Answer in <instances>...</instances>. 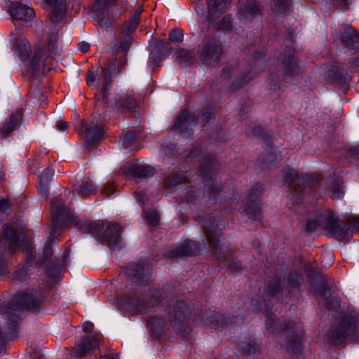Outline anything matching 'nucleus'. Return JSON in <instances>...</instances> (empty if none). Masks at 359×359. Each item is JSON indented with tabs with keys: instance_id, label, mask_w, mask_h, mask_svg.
<instances>
[{
	"instance_id": "obj_1",
	"label": "nucleus",
	"mask_w": 359,
	"mask_h": 359,
	"mask_svg": "<svg viewBox=\"0 0 359 359\" xmlns=\"http://www.w3.org/2000/svg\"><path fill=\"white\" fill-rule=\"evenodd\" d=\"M41 303L42 294L36 290L17 293L10 302L0 303V311L8 324L6 327H0V348L3 347L6 339L15 337L20 320L16 313L25 309L35 310Z\"/></svg>"
},
{
	"instance_id": "obj_2",
	"label": "nucleus",
	"mask_w": 359,
	"mask_h": 359,
	"mask_svg": "<svg viewBox=\"0 0 359 359\" xmlns=\"http://www.w3.org/2000/svg\"><path fill=\"white\" fill-rule=\"evenodd\" d=\"M81 229L84 232L101 236L112 249H117L121 247V238L120 233L122 229L117 224H112L110 226L105 224L102 221L84 222Z\"/></svg>"
},
{
	"instance_id": "obj_3",
	"label": "nucleus",
	"mask_w": 359,
	"mask_h": 359,
	"mask_svg": "<svg viewBox=\"0 0 359 359\" xmlns=\"http://www.w3.org/2000/svg\"><path fill=\"white\" fill-rule=\"evenodd\" d=\"M329 336L332 343H341L348 337L359 341V316H344L339 325L330 329Z\"/></svg>"
},
{
	"instance_id": "obj_4",
	"label": "nucleus",
	"mask_w": 359,
	"mask_h": 359,
	"mask_svg": "<svg viewBox=\"0 0 359 359\" xmlns=\"http://www.w3.org/2000/svg\"><path fill=\"white\" fill-rule=\"evenodd\" d=\"M16 222L4 226L3 236L0 240V275L7 272V266L3 257L6 253L14 252L20 245L19 231Z\"/></svg>"
},
{
	"instance_id": "obj_5",
	"label": "nucleus",
	"mask_w": 359,
	"mask_h": 359,
	"mask_svg": "<svg viewBox=\"0 0 359 359\" xmlns=\"http://www.w3.org/2000/svg\"><path fill=\"white\" fill-rule=\"evenodd\" d=\"M231 0H207L208 10V20L213 27L221 31H229L233 27L230 15L224 16L218 23H214V20L218 18L226 11V4Z\"/></svg>"
},
{
	"instance_id": "obj_6",
	"label": "nucleus",
	"mask_w": 359,
	"mask_h": 359,
	"mask_svg": "<svg viewBox=\"0 0 359 359\" xmlns=\"http://www.w3.org/2000/svg\"><path fill=\"white\" fill-rule=\"evenodd\" d=\"M115 62H104L103 67L98 69L92 68L88 70L86 79L87 84L90 86H97L99 82H102V91L105 97L106 93L111 83L112 73L115 71Z\"/></svg>"
},
{
	"instance_id": "obj_7",
	"label": "nucleus",
	"mask_w": 359,
	"mask_h": 359,
	"mask_svg": "<svg viewBox=\"0 0 359 359\" xmlns=\"http://www.w3.org/2000/svg\"><path fill=\"white\" fill-rule=\"evenodd\" d=\"M317 222L319 227L329 231L337 239L347 240L350 237V231L341 226L332 212L322 211L317 215Z\"/></svg>"
},
{
	"instance_id": "obj_8",
	"label": "nucleus",
	"mask_w": 359,
	"mask_h": 359,
	"mask_svg": "<svg viewBox=\"0 0 359 359\" xmlns=\"http://www.w3.org/2000/svg\"><path fill=\"white\" fill-rule=\"evenodd\" d=\"M51 213L53 237L55 236L57 228L74 221V216L72 213L69 208L59 198H55L51 202Z\"/></svg>"
},
{
	"instance_id": "obj_9",
	"label": "nucleus",
	"mask_w": 359,
	"mask_h": 359,
	"mask_svg": "<svg viewBox=\"0 0 359 359\" xmlns=\"http://www.w3.org/2000/svg\"><path fill=\"white\" fill-rule=\"evenodd\" d=\"M222 48L219 41L209 39L199 51L200 60L206 65L217 64L220 61Z\"/></svg>"
},
{
	"instance_id": "obj_10",
	"label": "nucleus",
	"mask_w": 359,
	"mask_h": 359,
	"mask_svg": "<svg viewBox=\"0 0 359 359\" xmlns=\"http://www.w3.org/2000/svg\"><path fill=\"white\" fill-rule=\"evenodd\" d=\"M151 267L148 264H131L127 269L129 279L137 285H145L150 281Z\"/></svg>"
},
{
	"instance_id": "obj_11",
	"label": "nucleus",
	"mask_w": 359,
	"mask_h": 359,
	"mask_svg": "<svg viewBox=\"0 0 359 359\" xmlns=\"http://www.w3.org/2000/svg\"><path fill=\"white\" fill-rule=\"evenodd\" d=\"M80 135H83L85 143L88 151H89L94 145H95L103 136V130L99 125L97 120L93 119L89 126H83V129L79 131Z\"/></svg>"
},
{
	"instance_id": "obj_12",
	"label": "nucleus",
	"mask_w": 359,
	"mask_h": 359,
	"mask_svg": "<svg viewBox=\"0 0 359 359\" xmlns=\"http://www.w3.org/2000/svg\"><path fill=\"white\" fill-rule=\"evenodd\" d=\"M262 6L255 0H240L238 15L241 20L248 22L261 15Z\"/></svg>"
},
{
	"instance_id": "obj_13",
	"label": "nucleus",
	"mask_w": 359,
	"mask_h": 359,
	"mask_svg": "<svg viewBox=\"0 0 359 359\" xmlns=\"http://www.w3.org/2000/svg\"><path fill=\"white\" fill-rule=\"evenodd\" d=\"M190 313L189 305L183 301H177L168 310V316L172 326H179L187 319Z\"/></svg>"
},
{
	"instance_id": "obj_14",
	"label": "nucleus",
	"mask_w": 359,
	"mask_h": 359,
	"mask_svg": "<svg viewBox=\"0 0 359 359\" xmlns=\"http://www.w3.org/2000/svg\"><path fill=\"white\" fill-rule=\"evenodd\" d=\"M200 250V243L188 241L173 245L168 253V257L177 258L183 256H194L196 255Z\"/></svg>"
},
{
	"instance_id": "obj_15",
	"label": "nucleus",
	"mask_w": 359,
	"mask_h": 359,
	"mask_svg": "<svg viewBox=\"0 0 359 359\" xmlns=\"http://www.w3.org/2000/svg\"><path fill=\"white\" fill-rule=\"evenodd\" d=\"M284 74L288 76H295L303 74L304 69L298 64L294 55V50L288 48L285 50L282 60Z\"/></svg>"
},
{
	"instance_id": "obj_16",
	"label": "nucleus",
	"mask_w": 359,
	"mask_h": 359,
	"mask_svg": "<svg viewBox=\"0 0 359 359\" xmlns=\"http://www.w3.org/2000/svg\"><path fill=\"white\" fill-rule=\"evenodd\" d=\"M341 42L352 54L359 51V32L351 27L346 26L340 34Z\"/></svg>"
},
{
	"instance_id": "obj_17",
	"label": "nucleus",
	"mask_w": 359,
	"mask_h": 359,
	"mask_svg": "<svg viewBox=\"0 0 359 359\" xmlns=\"http://www.w3.org/2000/svg\"><path fill=\"white\" fill-rule=\"evenodd\" d=\"M159 291H155V294H152L153 299L149 302L145 303L144 299L140 301L137 297L127 296L124 299V304L136 309L139 312H147L150 308L158 304L160 302Z\"/></svg>"
},
{
	"instance_id": "obj_18",
	"label": "nucleus",
	"mask_w": 359,
	"mask_h": 359,
	"mask_svg": "<svg viewBox=\"0 0 359 359\" xmlns=\"http://www.w3.org/2000/svg\"><path fill=\"white\" fill-rule=\"evenodd\" d=\"M224 228L219 218H209L204 222V229L208 241L219 239Z\"/></svg>"
},
{
	"instance_id": "obj_19",
	"label": "nucleus",
	"mask_w": 359,
	"mask_h": 359,
	"mask_svg": "<svg viewBox=\"0 0 359 359\" xmlns=\"http://www.w3.org/2000/svg\"><path fill=\"white\" fill-rule=\"evenodd\" d=\"M10 13L13 20H27L34 15V10L21 2L12 3L10 6Z\"/></svg>"
},
{
	"instance_id": "obj_20",
	"label": "nucleus",
	"mask_w": 359,
	"mask_h": 359,
	"mask_svg": "<svg viewBox=\"0 0 359 359\" xmlns=\"http://www.w3.org/2000/svg\"><path fill=\"white\" fill-rule=\"evenodd\" d=\"M316 276L318 277V283L313 287V292L316 296L323 302L334 294L330 289L333 281L331 278L321 274Z\"/></svg>"
},
{
	"instance_id": "obj_21",
	"label": "nucleus",
	"mask_w": 359,
	"mask_h": 359,
	"mask_svg": "<svg viewBox=\"0 0 359 359\" xmlns=\"http://www.w3.org/2000/svg\"><path fill=\"white\" fill-rule=\"evenodd\" d=\"M196 126V117L189 114L188 111L184 110L180 114L175 120V127L180 129L181 132L186 133L191 130Z\"/></svg>"
},
{
	"instance_id": "obj_22",
	"label": "nucleus",
	"mask_w": 359,
	"mask_h": 359,
	"mask_svg": "<svg viewBox=\"0 0 359 359\" xmlns=\"http://www.w3.org/2000/svg\"><path fill=\"white\" fill-rule=\"evenodd\" d=\"M294 323L288 322L285 325L284 335L287 338L286 348L292 352L299 351L300 346V337L292 328Z\"/></svg>"
},
{
	"instance_id": "obj_23",
	"label": "nucleus",
	"mask_w": 359,
	"mask_h": 359,
	"mask_svg": "<svg viewBox=\"0 0 359 359\" xmlns=\"http://www.w3.org/2000/svg\"><path fill=\"white\" fill-rule=\"evenodd\" d=\"M327 75L329 79L337 83H346L351 80V76L343 67L332 66L327 71Z\"/></svg>"
},
{
	"instance_id": "obj_24",
	"label": "nucleus",
	"mask_w": 359,
	"mask_h": 359,
	"mask_svg": "<svg viewBox=\"0 0 359 359\" xmlns=\"http://www.w3.org/2000/svg\"><path fill=\"white\" fill-rule=\"evenodd\" d=\"M101 339L99 335L93 336L92 338L89 337H83L78 344L76 349L73 351V354L76 356L83 355L91 348H95L97 343Z\"/></svg>"
},
{
	"instance_id": "obj_25",
	"label": "nucleus",
	"mask_w": 359,
	"mask_h": 359,
	"mask_svg": "<svg viewBox=\"0 0 359 359\" xmlns=\"http://www.w3.org/2000/svg\"><path fill=\"white\" fill-rule=\"evenodd\" d=\"M259 202L260 200L258 194L252 193L249 196L247 207L245 208L244 212L250 219L255 220L258 219L260 210Z\"/></svg>"
},
{
	"instance_id": "obj_26",
	"label": "nucleus",
	"mask_w": 359,
	"mask_h": 359,
	"mask_svg": "<svg viewBox=\"0 0 359 359\" xmlns=\"http://www.w3.org/2000/svg\"><path fill=\"white\" fill-rule=\"evenodd\" d=\"M47 6L53 7L50 20L58 22L66 12V0H45Z\"/></svg>"
},
{
	"instance_id": "obj_27",
	"label": "nucleus",
	"mask_w": 359,
	"mask_h": 359,
	"mask_svg": "<svg viewBox=\"0 0 359 359\" xmlns=\"http://www.w3.org/2000/svg\"><path fill=\"white\" fill-rule=\"evenodd\" d=\"M22 117V110L18 109L15 113L12 114L11 118L6 123H5L0 130V135L6 137L12 133L15 128L20 123Z\"/></svg>"
},
{
	"instance_id": "obj_28",
	"label": "nucleus",
	"mask_w": 359,
	"mask_h": 359,
	"mask_svg": "<svg viewBox=\"0 0 359 359\" xmlns=\"http://www.w3.org/2000/svg\"><path fill=\"white\" fill-rule=\"evenodd\" d=\"M115 107L121 111L134 112L137 109V102L135 100L129 96L125 95L115 101Z\"/></svg>"
},
{
	"instance_id": "obj_29",
	"label": "nucleus",
	"mask_w": 359,
	"mask_h": 359,
	"mask_svg": "<svg viewBox=\"0 0 359 359\" xmlns=\"http://www.w3.org/2000/svg\"><path fill=\"white\" fill-rule=\"evenodd\" d=\"M130 171L135 177L144 179L154 174V169L147 165L135 164L130 167Z\"/></svg>"
},
{
	"instance_id": "obj_30",
	"label": "nucleus",
	"mask_w": 359,
	"mask_h": 359,
	"mask_svg": "<svg viewBox=\"0 0 359 359\" xmlns=\"http://www.w3.org/2000/svg\"><path fill=\"white\" fill-rule=\"evenodd\" d=\"M131 41V37L128 36L121 39L120 41H118L114 44L112 53L114 60L112 62H114L117 60V56L119 55V53H123L124 55L127 54V52L130 47Z\"/></svg>"
},
{
	"instance_id": "obj_31",
	"label": "nucleus",
	"mask_w": 359,
	"mask_h": 359,
	"mask_svg": "<svg viewBox=\"0 0 359 359\" xmlns=\"http://www.w3.org/2000/svg\"><path fill=\"white\" fill-rule=\"evenodd\" d=\"M74 191L79 196H88L93 194L97 191V187L93 184L91 180L83 182L81 184L74 185Z\"/></svg>"
},
{
	"instance_id": "obj_32",
	"label": "nucleus",
	"mask_w": 359,
	"mask_h": 359,
	"mask_svg": "<svg viewBox=\"0 0 359 359\" xmlns=\"http://www.w3.org/2000/svg\"><path fill=\"white\" fill-rule=\"evenodd\" d=\"M277 158L276 151L272 148L266 149L261 156L262 167L263 169H272L273 163Z\"/></svg>"
},
{
	"instance_id": "obj_33",
	"label": "nucleus",
	"mask_w": 359,
	"mask_h": 359,
	"mask_svg": "<svg viewBox=\"0 0 359 359\" xmlns=\"http://www.w3.org/2000/svg\"><path fill=\"white\" fill-rule=\"evenodd\" d=\"M214 253L218 257H225L230 252V245L228 243H219V238L209 241Z\"/></svg>"
},
{
	"instance_id": "obj_34",
	"label": "nucleus",
	"mask_w": 359,
	"mask_h": 359,
	"mask_svg": "<svg viewBox=\"0 0 359 359\" xmlns=\"http://www.w3.org/2000/svg\"><path fill=\"white\" fill-rule=\"evenodd\" d=\"M217 168V161H215V158L212 156L210 157L205 162L202 163L201 165V170L203 177H210L212 174L215 172Z\"/></svg>"
},
{
	"instance_id": "obj_35",
	"label": "nucleus",
	"mask_w": 359,
	"mask_h": 359,
	"mask_svg": "<svg viewBox=\"0 0 359 359\" xmlns=\"http://www.w3.org/2000/svg\"><path fill=\"white\" fill-rule=\"evenodd\" d=\"M179 63L182 66H187L192 62L194 57V53L185 49L177 50Z\"/></svg>"
},
{
	"instance_id": "obj_36",
	"label": "nucleus",
	"mask_w": 359,
	"mask_h": 359,
	"mask_svg": "<svg viewBox=\"0 0 359 359\" xmlns=\"http://www.w3.org/2000/svg\"><path fill=\"white\" fill-rule=\"evenodd\" d=\"M291 4V0H271L272 8L277 13L285 12Z\"/></svg>"
},
{
	"instance_id": "obj_37",
	"label": "nucleus",
	"mask_w": 359,
	"mask_h": 359,
	"mask_svg": "<svg viewBox=\"0 0 359 359\" xmlns=\"http://www.w3.org/2000/svg\"><path fill=\"white\" fill-rule=\"evenodd\" d=\"M143 11V7L140 6L135 12L133 16L127 24V29L128 32H133L139 25V20L141 13Z\"/></svg>"
},
{
	"instance_id": "obj_38",
	"label": "nucleus",
	"mask_w": 359,
	"mask_h": 359,
	"mask_svg": "<svg viewBox=\"0 0 359 359\" xmlns=\"http://www.w3.org/2000/svg\"><path fill=\"white\" fill-rule=\"evenodd\" d=\"M331 192L332 197L334 199H339L343 196L344 191L341 187V181L339 179L332 181L331 184Z\"/></svg>"
},
{
	"instance_id": "obj_39",
	"label": "nucleus",
	"mask_w": 359,
	"mask_h": 359,
	"mask_svg": "<svg viewBox=\"0 0 359 359\" xmlns=\"http://www.w3.org/2000/svg\"><path fill=\"white\" fill-rule=\"evenodd\" d=\"M205 189L209 198L215 197L217 193H218L220 190L218 184L214 180H208L205 184Z\"/></svg>"
},
{
	"instance_id": "obj_40",
	"label": "nucleus",
	"mask_w": 359,
	"mask_h": 359,
	"mask_svg": "<svg viewBox=\"0 0 359 359\" xmlns=\"http://www.w3.org/2000/svg\"><path fill=\"white\" fill-rule=\"evenodd\" d=\"M302 281V276L295 271L291 272L287 278L288 284L291 287H298Z\"/></svg>"
},
{
	"instance_id": "obj_41",
	"label": "nucleus",
	"mask_w": 359,
	"mask_h": 359,
	"mask_svg": "<svg viewBox=\"0 0 359 359\" xmlns=\"http://www.w3.org/2000/svg\"><path fill=\"white\" fill-rule=\"evenodd\" d=\"M136 140V135L133 132H129L128 133L124 134L122 137H121V142H122V145L125 148L130 147Z\"/></svg>"
},
{
	"instance_id": "obj_42",
	"label": "nucleus",
	"mask_w": 359,
	"mask_h": 359,
	"mask_svg": "<svg viewBox=\"0 0 359 359\" xmlns=\"http://www.w3.org/2000/svg\"><path fill=\"white\" fill-rule=\"evenodd\" d=\"M322 302L329 310H336L340 306L339 299L334 294Z\"/></svg>"
},
{
	"instance_id": "obj_43",
	"label": "nucleus",
	"mask_w": 359,
	"mask_h": 359,
	"mask_svg": "<svg viewBox=\"0 0 359 359\" xmlns=\"http://www.w3.org/2000/svg\"><path fill=\"white\" fill-rule=\"evenodd\" d=\"M280 290V280L278 279L273 280L267 287V294L271 297L276 296Z\"/></svg>"
},
{
	"instance_id": "obj_44",
	"label": "nucleus",
	"mask_w": 359,
	"mask_h": 359,
	"mask_svg": "<svg viewBox=\"0 0 359 359\" xmlns=\"http://www.w3.org/2000/svg\"><path fill=\"white\" fill-rule=\"evenodd\" d=\"M18 50L20 53V59L22 61L27 60L31 51L30 45L27 41H23L21 45L18 46Z\"/></svg>"
},
{
	"instance_id": "obj_45",
	"label": "nucleus",
	"mask_w": 359,
	"mask_h": 359,
	"mask_svg": "<svg viewBox=\"0 0 359 359\" xmlns=\"http://www.w3.org/2000/svg\"><path fill=\"white\" fill-rule=\"evenodd\" d=\"M145 215L148 225L156 226L158 224L159 216L155 210L145 212Z\"/></svg>"
},
{
	"instance_id": "obj_46",
	"label": "nucleus",
	"mask_w": 359,
	"mask_h": 359,
	"mask_svg": "<svg viewBox=\"0 0 359 359\" xmlns=\"http://www.w3.org/2000/svg\"><path fill=\"white\" fill-rule=\"evenodd\" d=\"M153 331L159 332L160 329L163 328L165 325V321L162 318H153L149 322Z\"/></svg>"
},
{
	"instance_id": "obj_47",
	"label": "nucleus",
	"mask_w": 359,
	"mask_h": 359,
	"mask_svg": "<svg viewBox=\"0 0 359 359\" xmlns=\"http://www.w3.org/2000/svg\"><path fill=\"white\" fill-rule=\"evenodd\" d=\"M252 76H250L248 75L243 76L241 79L236 78L235 80H233V83L231 86L232 90H236L240 88H242L244 85H245L247 83L250 81Z\"/></svg>"
},
{
	"instance_id": "obj_48",
	"label": "nucleus",
	"mask_w": 359,
	"mask_h": 359,
	"mask_svg": "<svg viewBox=\"0 0 359 359\" xmlns=\"http://www.w3.org/2000/svg\"><path fill=\"white\" fill-rule=\"evenodd\" d=\"M283 177L285 181L290 182H296L298 181V176L296 174V172L291 168H287L283 171Z\"/></svg>"
},
{
	"instance_id": "obj_49",
	"label": "nucleus",
	"mask_w": 359,
	"mask_h": 359,
	"mask_svg": "<svg viewBox=\"0 0 359 359\" xmlns=\"http://www.w3.org/2000/svg\"><path fill=\"white\" fill-rule=\"evenodd\" d=\"M53 176V172L51 170L46 169L43 170L40 176L39 184L48 186Z\"/></svg>"
},
{
	"instance_id": "obj_50",
	"label": "nucleus",
	"mask_w": 359,
	"mask_h": 359,
	"mask_svg": "<svg viewBox=\"0 0 359 359\" xmlns=\"http://www.w3.org/2000/svg\"><path fill=\"white\" fill-rule=\"evenodd\" d=\"M184 34L182 29H174L169 34V39L172 42H180L183 40Z\"/></svg>"
},
{
	"instance_id": "obj_51",
	"label": "nucleus",
	"mask_w": 359,
	"mask_h": 359,
	"mask_svg": "<svg viewBox=\"0 0 359 359\" xmlns=\"http://www.w3.org/2000/svg\"><path fill=\"white\" fill-rule=\"evenodd\" d=\"M53 238H49L44 245L43 250V257L44 259H49L53 255Z\"/></svg>"
},
{
	"instance_id": "obj_52",
	"label": "nucleus",
	"mask_w": 359,
	"mask_h": 359,
	"mask_svg": "<svg viewBox=\"0 0 359 359\" xmlns=\"http://www.w3.org/2000/svg\"><path fill=\"white\" fill-rule=\"evenodd\" d=\"M57 40V36H55L53 39H50V41L48 43L46 49L49 51L47 54L46 59H53L55 55L56 49L55 42Z\"/></svg>"
},
{
	"instance_id": "obj_53",
	"label": "nucleus",
	"mask_w": 359,
	"mask_h": 359,
	"mask_svg": "<svg viewBox=\"0 0 359 359\" xmlns=\"http://www.w3.org/2000/svg\"><path fill=\"white\" fill-rule=\"evenodd\" d=\"M318 227H319V225L318 224L317 217H316L315 219H308L305 231L308 233H313L318 229Z\"/></svg>"
},
{
	"instance_id": "obj_54",
	"label": "nucleus",
	"mask_w": 359,
	"mask_h": 359,
	"mask_svg": "<svg viewBox=\"0 0 359 359\" xmlns=\"http://www.w3.org/2000/svg\"><path fill=\"white\" fill-rule=\"evenodd\" d=\"M241 348L247 353H255L256 351V344L252 341H249L246 344H241Z\"/></svg>"
},
{
	"instance_id": "obj_55",
	"label": "nucleus",
	"mask_w": 359,
	"mask_h": 359,
	"mask_svg": "<svg viewBox=\"0 0 359 359\" xmlns=\"http://www.w3.org/2000/svg\"><path fill=\"white\" fill-rule=\"evenodd\" d=\"M184 180V178L182 175H177L172 178L168 179L166 184L168 187H172L182 183Z\"/></svg>"
},
{
	"instance_id": "obj_56",
	"label": "nucleus",
	"mask_w": 359,
	"mask_h": 359,
	"mask_svg": "<svg viewBox=\"0 0 359 359\" xmlns=\"http://www.w3.org/2000/svg\"><path fill=\"white\" fill-rule=\"evenodd\" d=\"M233 73H234V71H233V69L232 68V67L227 65L223 68V72H222V74L221 75V76L224 79H227V80L231 79H232Z\"/></svg>"
},
{
	"instance_id": "obj_57",
	"label": "nucleus",
	"mask_w": 359,
	"mask_h": 359,
	"mask_svg": "<svg viewBox=\"0 0 359 359\" xmlns=\"http://www.w3.org/2000/svg\"><path fill=\"white\" fill-rule=\"evenodd\" d=\"M245 134L248 136L252 135L264 137V132L260 126H257L253 129L245 130Z\"/></svg>"
},
{
	"instance_id": "obj_58",
	"label": "nucleus",
	"mask_w": 359,
	"mask_h": 359,
	"mask_svg": "<svg viewBox=\"0 0 359 359\" xmlns=\"http://www.w3.org/2000/svg\"><path fill=\"white\" fill-rule=\"evenodd\" d=\"M118 57V62L117 65V72H119L123 68L124 65L126 63L127 57L126 55H124L123 53H119V55L117 56V58Z\"/></svg>"
},
{
	"instance_id": "obj_59",
	"label": "nucleus",
	"mask_w": 359,
	"mask_h": 359,
	"mask_svg": "<svg viewBox=\"0 0 359 359\" xmlns=\"http://www.w3.org/2000/svg\"><path fill=\"white\" fill-rule=\"evenodd\" d=\"M348 222L350 225L359 231V216H351Z\"/></svg>"
},
{
	"instance_id": "obj_60",
	"label": "nucleus",
	"mask_w": 359,
	"mask_h": 359,
	"mask_svg": "<svg viewBox=\"0 0 359 359\" xmlns=\"http://www.w3.org/2000/svg\"><path fill=\"white\" fill-rule=\"evenodd\" d=\"M115 189L116 188L112 183H107L103 189V193L107 196H109L114 192Z\"/></svg>"
},
{
	"instance_id": "obj_61",
	"label": "nucleus",
	"mask_w": 359,
	"mask_h": 359,
	"mask_svg": "<svg viewBox=\"0 0 359 359\" xmlns=\"http://www.w3.org/2000/svg\"><path fill=\"white\" fill-rule=\"evenodd\" d=\"M303 196V194L299 188H294V193L292 194V199L294 200L297 203H299Z\"/></svg>"
},
{
	"instance_id": "obj_62",
	"label": "nucleus",
	"mask_w": 359,
	"mask_h": 359,
	"mask_svg": "<svg viewBox=\"0 0 359 359\" xmlns=\"http://www.w3.org/2000/svg\"><path fill=\"white\" fill-rule=\"evenodd\" d=\"M229 268L233 272H238L241 269V263L239 262L232 261L229 264Z\"/></svg>"
},
{
	"instance_id": "obj_63",
	"label": "nucleus",
	"mask_w": 359,
	"mask_h": 359,
	"mask_svg": "<svg viewBox=\"0 0 359 359\" xmlns=\"http://www.w3.org/2000/svg\"><path fill=\"white\" fill-rule=\"evenodd\" d=\"M69 127V123L63 121H58L57 122V129L60 131H64Z\"/></svg>"
},
{
	"instance_id": "obj_64",
	"label": "nucleus",
	"mask_w": 359,
	"mask_h": 359,
	"mask_svg": "<svg viewBox=\"0 0 359 359\" xmlns=\"http://www.w3.org/2000/svg\"><path fill=\"white\" fill-rule=\"evenodd\" d=\"M11 207V204L6 199H1L0 200V212L5 211L8 209H9Z\"/></svg>"
}]
</instances>
